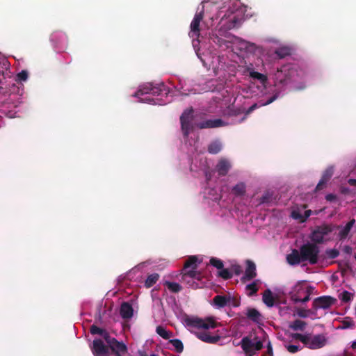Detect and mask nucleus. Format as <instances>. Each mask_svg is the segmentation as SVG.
Listing matches in <instances>:
<instances>
[{
	"instance_id": "1",
	"label": "nucleus",
	"mask_w": 356,
	"mask_h": 356,
	"mask_svg": "<svg viewBox=\"0 0 356 356\" xmlns=\"http://www.w3.org/2000/svg\"><path fill=\"white\" fill-rule=\"evenodd\" d=\"M90 331L93 335L102 336L107 343V346L105 345L100 339H95L91 348L94 356H109V350L115 356H123L127 353L128 349L126 344L123 341H119L112 337L105 329L92 325L90 326Z\"/></svg>"
},
{
	"instance_id": "2",
	"label": "nucleus",
	"mask_w": 356,
	"mask_h": 356,
	"mask_svg": "<svg viewBox=\"0 0 356 356\" xmlns=\"http://www.w3.org/2000/svg\"><path fill=\"white\" fill-rule=\"evenodd\" d=\"M292 339L300 341L307 348L309 349H318L323 347L327 339L323 334L312 335L310 333L305 334L300 333H292Z\"/></svg>"
},
{
	"instance_id": "3",
	"label": "nucleus",
	"mask_w": 356,
	"mask_h": 356,
	"mask_svg": "<svg viewBox=\"0 0 356 356\" xmlns=\"http://www.w3.org/2000/svg\"><path fill=\"white\" fill-rule=\"evenodd\" d=\"M302 259L311 265L318 264L319 260L320 248L315 243L307 241L300 247Z\"/></svg>"
},
{
	"instance_id": "4",
	"label": "nucleus",
	"mask_w": 356,
	"mask_h": 356,
	"mask_svg": "<svg viewBox=\"0 0 356 356\" xmlns=\"http://www.w3.org/2000/svg\"><path fill=\"white\" fill-rule=\"evenodd\" d=\"M186 323L188 326L204 330L215 328L219 324L214 320L213 317H209L205 319H202L198 317L188 318L186 320Z\"/></svg>"
},
{
	"instance_id": "5",
	"label": "nucleus",
	"mask_w": 356,
	"mask_h": 356,
	"mask_svg": "<svg viewBox=\"0 0 356 356\" xmlns=\"http://www.w3.org/2000/svg\"><path fill=\"white\" fill-rule=\"evenodd\" d=\"M193 113V109L191 108L185 110L180 116L181 129L184 138H188L193 129L191 124Z\"/></svg>"
},
{
	"instance_id": "6",
	"label": "nucleus",
	"mask_w": 356,
	"mask_h": 356,
	"mask_svg": "<svg viewBox=\"0 0 356 356\" xmlns=\"http://www.w3.org/2000/svg\"><path fill=\"white\" fill-rule=\"evenodd\" d=\"M336 299L331 296H321L315 298L312 303V309L318 310V309H326L330 308L336 302Z\"/></svg>"
},
{
	"instance_id": "7",
	"label": "nucleus",
	"mask_w": 356,
	"mask_h": 356,
	"mask_svg": "<svg viewBox=\"0 0 356 356\" xmlns=\"http://www.w3.org/2000/svg\"><path fill=\"white\" fill-rule=\"evenodd\" d=\"M227 124V122L223 121L222 119H209L197 124V127L200 129H213L225 127Z\"/></svg>"
},
{
	"instance_id": "8",
	"label": "nucleus",
	"mask_w": 356,
	"mask_h": 356,
	"mask_svg": "<svg viewBox=\"0 0 356 356\" xmlns=\"http://www.w3.org/2000/svg\"><path fill=\"white\" fill-rule=\"evenodd\" d=\"M306 287L305 282H298L291 289L289 293L290 298L295 303L300 302V298L305 294Z\"/></svg>"
},
{
	"instance_id": "9",
	"label": "nucleus",
	"mask_w": 356,
	"mask_h": 356,
	"mask_svg": "<svg viewBox=\"0 0 356 356\" xmlns=\"http://www.w3.org/2000/svg\"><path fill=\"white\" fill-rule=\"evenodd\" d=\"M204 17V11L202 10L199 13H197L195 16H194V18L191 24V33L190 34H191V37H197L198 38L199 35H200V22L202 20Z\"/></svg>"
},
{
	"instance_id": "10",
	"label": "nucleus",
	"mask_w": 356,
	"mask_h": 356,
	"mask_svg": "<svg viewBox=\"0 0 356 356\" xmlns=\"http://www.w3.org/2000/svg\"><path fill=\"white\" fill-rule=\"evenodd\" d=\"M231 168L232 164L229 160L226 158H221L216 165V170L219 176L223 177L227 175Z\"/></svg>"
},
{
	"instance_id": "11",
	"label": "nucleus",
	"mask_w": 356,
	"mask_h": 356,
	"mask_svg": "<svg viewBox=\"0 0 356 356\" xmlns=\"http://www.w3.org/2000/svg\"><path fill=\"white\" fill-rule=\"evenodd\" d=\"M257 276V270L255 264L250 260L246 261V268L245 273L241 278L242 282L250 281Z\"/></svg>"
},
{
	"instance_id": "12",
	"label": "nucleus",
	"mask_w": 356,
	"mask_h": 356,
	"mask_svg": "<svg viewBox=\"0 0 356 356\" xmlns=\"http://www.w3.org/2000/svg\"><path fill=\"white\" fill-rule=\"evenodd\" d=\"M196 337L201 341L211 344H215L218 343L221 339V336L219 334L211 335L209 332L207 331H202L196 332Z\"/></svg>"
},
{
	"instance_id": "13",
	"label": "nucleus",
	"mask_w": 356,
	"mask_h": 356,
	"mask_svg": "<svg viewBox=\"0 0 356 356\" xmlns=\"http://www.w3.org/2000/svg\"><path fill=\"white\" fill-rule=\"evenodd\" d=\"M334 173L333 167L327 168L323 173V175L318 183L315 191H318L322 190L326 185L327 182L331 179Z\"/></svg>"
},
{
	"instance_id": "14",
	"label": "nucleus",
	"mask_w": 356,
	"mask_h": 356,
	"mask_svg": "<svg viewBox=\"0 0 356 356\" xmlns=\"http://www.w3.org/2000/svg\"><path fill=\"white\" fill-rule=\"evenodd\" d=\"M286 261L288 264L291 266H296L300 264L301 262H304L303 259L301 257V252L299 250L293 249L291 252L286 256Z\"/></svg>"
},
{
	"instance_id": "15",
	"label": "nucleus",
	"mask_w": 356,
	"mask_h": 356,
	"mask_svg": "<svg viewBox=\"0 0 356 356\" xmlns=\"http://www.w3.org/2000/svg\"><path fill=\"white\" fill-rule=\"evenodd\" d=\"M239 344L248 356H252L254 355L253 342L249 337H243Z\"/></svg>"
},
{
	"instance_id": "16",
	"label": "nucleus",
	"mask_w": 356,
	"mask_h": 356,
	"mask_svg": "<svg viewBox=\"0 0 356 356\" xmlns=\"http://www.w3.org/2000/svg\"><path fill=\"white\" fill-rule=\"evenodd\" d=\"M120 314L122 318L129 319L133 316L134 309L131 304L127 302L122 303L120 309Z\"/></svg>"
},
{
	"instance_id": "17",
	"label": "nucleus",
	"mask_w": 356,
	"mask_h": 356,
	"mask_svg": "<svg viewBox=\"0 0 356 356\" xmlns=\"http://www.w3.org/2000/svg\"><path fill=\"white\" fill-rule=\"evenodd\" d=\"M181 279L182 280H187V279H192L194 280L200 281L202 279V274L200 272L196 270V268H191V270H183Z\"/></svg>"
},
{
	"instance_id": "18",
	"label": "nucleus",
	"mask_w": 356,
	"mask_h": 356,
	"mask_svg": "<svg viewBox=\"0 0 356 356\" xmlns=\"http://www.w3.org/2000/svg\"><path fill=\"white\" fill-rule=\"evenodd\" d=\"M276 82L281 85H287L290 82V78L286 74L283 73L282 70H277L275 74Z\"/></svg>"
},
{
	"instance_id": "19",
	"label": "nucleus",
	"mask_w": 356,
	"mask_h": 356,
	"mask_svg": "<svg viewBox=\"0 0 356 356\" xmlns=\"http://www.w3.org/2000/svg\"><path fill=\"white\" fill-rule=\"evenodd\" d=\"M247 317L255 323H259L261 321V314L254 308H248L246 313Z\"/></svg>"
},
{
	"instance_id": "20",
	"label": "nucleus",
	"mask_w": 356,
	"mask_h": 356,
	"mask_svg": "<svg viewBox=\"0 0 356 356\" xmlns=\"http://www.w3.org/2000/svg\"><path fill=\"white\" fill-rule=\"evenodd\" d=\"M263 302L268 307H272L275 304V298L273 296L272 291L270 289H266L262 297Z\"/></svg>"
},
{
	"instance_id": "21",
	"label": "nucleus",
	"mask_w": 356,
	"mask_h": 356,
	"mask_svg": "<svg viewBox=\"0 0 356 356\" xmlns=\"http://www.w3.org/2000/svg\"><path fill=\"white\" fill-rule=\"evenodd\" d=\"M230 298L227 297L225 296H216L213 299V302L219 308H222L225 307L227 303L229 302Z\"/></svg>"
},
{
	"instance_id": "22",
	"label": "nucleus",
	"mask_w": 356,
	"mask_h": 356,
	"mask_svg": "<svg viewBox=\"0 0 356 356\" xmlns=\"http://www.w3.org/2000/svg\"><path fill=\"white\" fill-rule=\"evenodd\" d=\"M232 193L235 196H243L246 193V186L243 182H239L235 185L232 189Z\"/></svg>"
},
{
	"instance_id": "23",
	"label": "nucleus",
	"mask_w": 356,
	"mask_h": 356,
	"mask_svg": "<svg viewBox=\"0 0 356 356\" xmlns=\"http://www.w3.org/2000/svg\"><path fill=\"white\" fill-rule=\"evenodd\" d=\"M221 149H222V144L218 140H215V141L211 142L208 145V148H207L208 152L211 154H216L219 153L221 151Z\"/></svg>"
},
{
	"instance_id": "24",
	"label": "nucleus",
	"mask_w": 356,
	"mask_h": 356,
	"mask_svg": "<svg viewBox=\"0 0 356 356\" xmlns=\"http://www.w3.org/2000/svg\"><path fill=\"white\" fill-rule=\"evenodd\" d=\"M312 211L306 210L303 215H302L299 211H293L292 212V217L296 220H299L301 222H304L307 220V219L311 216Z\"/></svg>"
},
{
	"instance_id": "25",
	"label": "nucleus",
	"mask_w": 356,
	"mask_h": 356,
	"mask_svg": "<svg viewBox=\"0 0 356 356\" xmlns=\"http://www.w3.org/2000/svg\"><path fill=\"white\" fill-rule=\"evenodd\" d=\"M306 325V322L296 319L289 325V327L294 331H304Z\"/></svg>"
},
{
	"instance_id": "26",
	"label": "nucleus",
	"mask_w": 356,
	"mask_h": 356,
	"mask_svg": "<svg viewBox=\"0 0 356 356\" xmlns=\"http://www.w3.org/2000/svg\"><path fill=\"white\" fill-rule=\"evenodd\" d=\"M259 282L260 281L259 280H256L246 286L245 289L248 291L247 293L248 296H254L257 293L259 290L258 284Z\"/></svg>"
},
{
	"instance_id": "27",
	"label": "nucleus",
	"mask_w": 356,
	"mask_h": 356,
	"mask_svg": "<svg viewBox=\"0 0 356 356\" xmlns=\"http://www.w3.org/2000/svg\"><path fill=\"white\" fill-rule=\"evenodd\" d=\"M275 54L277 56L282 59L291 54V49L289 47H281L277 48Z\"/></svg>"
},
{
	"instance_id": "28",
	"label": "nucleus",
	"mask_w": 356,
	"mask_h": 356,
	"mask_svg": "<svg viewBox=\"0 0 356 356\" xmlns=\"http://www.w3.org/2000/svg\"><path fill=\"white\" fill-rule=\"evenodd\" d=\"M355 222V219L350 220L346 226L339 232V236L341 239L346 238L348 235L351 228Z\"/></svg>"
},
{
	"instance_id": "29",
	"label": "nucleus",
	"mask_w": 356,
	"mask_h": 356,
	"mask_svg": "<svg viewBox=\"0 0 356 356\" xmlns=\"http://www.w3.org/2000/svg\"><path fill=\"white\" fill-rule=\"evenodd\" d=\"M311 242L315 243L318 245V244H321L324 241V238L319 233V232L315 229L310 234Z\"/></svg>"
},
{
	"instance_id": "30",
	"label": "nucleus",
	"mask_w": 356,
	"mask_h": 356,
	"mask_svg": "<svg viewBox=\"0 0 356 356\" xmlns=\"http://www.w3.org/2000/svg\"><path fill=\"white\" fill-rule=\"evenodd\" d=\"M152 88V83H148L140 88V89L136 91L134 94V97H138L140 95H143L145 94H151Z\"/></svg>"
},
{
	"instance_id": "31",
	"label": "nucleus",
	"mask_w": 356,
	"mask_h": 356,
	"mask_svg": "<svg viewBox=\"0 0 356 356\" xmlns=\"http://www.w3.org/2000/svg\"><path fill=\"white\" fill-rule=\"evenodd\" d=\"M159 279V275L158 273H152L147 276L145 286L146 288H150L154 286Z\"/></svg>"
},
{
	"instance_id": "32",
	"label": "nucleus",
	"mask_w": 356,
	"mask_h": 356,
	"mask_svg": "<svg viewBox=\"0 0 356 356\" xmlns=\"http://www.w3.org/2000/svg\"><path fill=\"white\" fill-rule=\"evenodd\" d=\"M197 261V257L196 256L189 257L187 259V260L185 261L183 270H186L189 268H197V264H196Z\"/></svg>"
},
{
	"instance_id": "33",
	"label": "nucleus",
	"mask_w": 356,
	"mask_h": 356,
	"mask_svg": "<svg viewBox=\"0 0 356 356\" xmlns=\"http://www.w3.org/2000/svg\"><path fill=\"white\" fill-rule=\"evenodd\" d=\"M163 92H165V94L168 93V90L166 87L163 83H161L157 86H154L152 84V95H160Z\"/></svg>"
},
{
	"instance_id": "34",
	"label": "nucleus",
	"mask_w": 356,
	"mask_h": 356,
	"mask_svg": "<svg viewBox=\"0 0 356 356\" xmlns=\"http://www.w3.org/2000/svg\"><path fill=\"white\" fill-rule=\"evenodd\" d=\"M164 285L172 293H179L182 289L181 286L177 282L166 281Z\"/></svg>"
},
{
	"instance_id": "35",
	"label": "nucleus",
	"mask_w": 356,
	"mask_h": 356,
	"mask_svg": "<svg viewBox=\"0 0 356 356\" xmlns=\"http://www.w3.org/2000/svg\"><path fill=\"white\" fill-rule=\"evenodd\" d=\"M169 343L173 346L177 353H181L183 352L184 345L181 340L178 339H170Z\"/></svg>"
},
{
	"instance_id": "36",
	"label": "nucleus",
	"mask_w": 356,
	"mask_h": 356,
	"mask_svg": "<svg viewBox=\"0 0 356 356\" xmlns=\"http://www.w3.org/2000/svg\"><path fill=\"white\" fill-rule=\"evenodd\" d=\"M316 229L319 232L323 238L332 232V227L328 225L318 226Z\"/></svg>"
},
{
	"instance_id": "37",
	"label": "nucleus",
	"mask_w": 356,
	"mask_h": 356,
	"mask_svg": "<svg viewBox=\"0 0 356 356\" xmlns=\"http://www.w3.org/2000/svg\"><path fill=\"white\" fill-rule=\"evenodd\" d=\"M316 229L319 232L323 238L332 232V227L328 225L318 226Z\"/></svg>"
},
{
	"instance_id": "38",
	"label": "nucleus",
	"mask_w": 356,
	"mask_h": 356,
	"mask_svg": "<svg viewBox=\"0 0 356 356\" xmlns=\"http://www.w3.org/2000/svg\"><path fill=\"white\" fill-rule=\"evenodd\" d=\"M156 333L164 339H169L172 335V333L166 330L162 326H157L156 329Z\"/></svg>"
},
{
	"instance_id": "39",
	"label": "nucleus",
	"mask_w": 356,
	"mask_h": 356,
	"mask_svg": "<svg viewBox=\"0 0 356 356\" xmlns=\"http://www.w3.org/2000/svg\"><path fill=\"white\" fill-rule=\"evenodd\" d=\"M250 76L252 79H257L264 83L267 81V76L258 72L252 71L250 72Z\"/></svg>"
},
{
	"instance_id": "40",
	"label": "nucleus",
	"mask_w": 356,
	"mask_h": 356,
	"mask_svg": "<svg viewBox=\"0 0 356 356\" xmlns=\"http://www.w3.org/2000/svg\"><path fill=\"white\" fill-rule=\"evenodd\" d=\"M240 23V19L237 17L236 15H232L230 17L228 24H227V28L229 29H233L238 25Z\"/></svg>"
},
{
	"instance_id": "41",
	"label": "nucleus",
	"mask_w": 356,
	"mask_h": 356,
	"mask_svg": "<svg viewBox=\"0 0 356 356\" xmlns=\"http://www.w3.org/2000/svg\"><path fill=\"white\" fill-rule=\"evenodd\" d=\"M314 289V288L312 286H307L305 293V296L303 298H300V302L305 303L308 302L310 300V295L312 293Z\"/></svg>"
},
{
	"instance_id": "42",
	"label": "nucleus",
	"mask_w": 356,
	"mask_h": 356,
	"mask_svg": "<svg viewBox=\"0 0 356 356\" xmlns=\"http://www.w3.org/2000/svg\"><path fill=\"white\" fill-rule=\"evenodd\" d=\"M210 264L218 270H221L224 267L222 261L216 257H212L210 259Z\"/></svg>"
},
{
	"instance_id": "43",
	"label": "nucleus",
	"mask_w": 356,
	"mask_h": 356,
	"mask_svg": "<svg viewBox=\"0 0 356 356\" xmlns=\"http://www.w3.org/2000/svg\"><path fill=\"white\" fill-rule=\"evenodd\" d=\"M218 275L224 280H229L232 277V273L227 268H222V269L218 272Z\"/></svg>"
},
{
	"instance_id": "44",
	"label": "nucleus",
	"mask_w": 356,
	"mask_h": 356,
	"mask_svg": "<svg viewBox=\"0 0 356 356\" xmlns=\"http://www.w3.org/2000/svg\"><path fill=\"white\" fill-rule=\"evenodd\" d=\"M353 298V294L348 291H343L340 295V299L344 302H348Z\"/></svg>"
},
{
	"instance_id": "45",
	"label": "nucleus",
	"mask_w": 356,
	"mask_h": 356,
	"mask_svg": "<svg viewBox=\"0 0 356 356\" xmlns=\"http://www.w3.org/2000/svg\"><path fill=\"white\" fill-rule=\"evenodd\" d=\"M354 326V322L351 318L347 317L342 321L341 328L346 329L353 327Z\"/></svg>"
},
{
	"instance_id": "46",
	"label": "nucleus",
	"mask_w": 356,
	"mask_h": 356,
	"mask_svg": "<svg viewBox=\"0 0 356 356\" xmlns=\"http://www.w3.org/2000/svg\"><path fill=\"white\" fill-rule=\"evenodd\" d=\"M325 253L330 259H335L339 254V252L337 249H328L325 251Z\"/></svg>"
},
{
	"instance_id": "47",
	"label": "nucleus",
	"mask_w": 356,
	"mask_h": 356,
	"mask_svg": "<svg viewBox=\"0 0 356 356\" xmlns=\"http://www.w3.org/2000/svg\"><path fill=\"white\" fill-rule=\"evenodd\" d=\"M272 194H270L269 192H267L264 193L260 198V203H268L272 201Z\"/></svg>"
},
{
	"instance_id": "48",
	"label": "nucleus",
	"mask_w": 356,
	"mask_h": 356,
	"mask_svg": "<svg viewBox=\"0 0 356 356\" xmlns=\"http://www.w3.org/2000/svg\"><path fill=\"white\" fill-rule=\"evenodd\" d=\"M28 79V72L26 70H22L17 74V81H25Z\"/></svg>"
},
{
	"instance_id": "49",
	"label": "nucleus",
	"mask_w": 356,
	"mask_h": 356,
	"mask_svg": "<svg viewBox=\"0 0 356 356\" xmlns=\"http://www.w3.org/2000/svg\"><path fill=\"white\" fill-rule=\"evenodd\" d=\"M260 106H261V105H258L257 103L252 104L250 107H249L247 109V111H245V116L242 118L241 121H243L246 118L247 115L250 114L253 111H254L255 109L259 108Z\"/></svg>"
},
{
	"instance_id": "50",
	"label": "nucleus",
	"mask_w": 356,
	"mask_h": 356,
	"mask_svg": "<svg viewBox=\"0 0 356 356\" xmlns=\"http://www.w3.org/2000/svg\"><path fill=\"white\" fill-rule=\"evenodd\" d=\"M286 350L291 353H296L300 350V348L296 345H285Z\"/></svg>"
},
{
	"instance_id": "51",
	"label": "nucleus",
	"mask_w": 356,
	"mask_h": 356,
	"mask_svg": "<svg viewBox=\"0 0 356 356\" xmlns=\"http://www.w3.org/2000/svg\"><path fill=\"white\" fill-rule=\"evenodd\" d=\"M232 270L235 275H239L242 273V268L238 264L233 265L232 266Z\"/></svg>"
},
{
	"instance_id": "52",
	"label": "nucleus",
	"mask_w": 356,
	"mask_h": 356,
	"mask_svg": "<svg viewBox=\"0 0 356 356\" xmlns=\"http://www.w3.org/2000/svg\"><path fill=\"white\" fill-rule=\"evenodd\" d=\"M263 348V343L261 341H258L256 343H253L254 355L256 351L261 350Z\"/></svg>"
},
{
	"instance_id": "53",
	"label": "nucleus",
	"mask_w": 356,
	"mask_h": 356,
	"mask_svg": "<svg viewBox=\"0 0 356 356\" xmlns=\"http://www.w3.org/2000/svg\"><path fill=\"white\" fill-rule=\"evenodd\" d=\"M183 281L185 282L187 284H188L190 286H191L193 288L198 287V284L194 280L187 279V280H183Z\"/></svg>"
},
{
	"instance_id": "54",
	"label": "nucleus",
	"mask_w": 356,
	"mask_h": 356,
	"mask_svg": "<svg viewBox=\"0 0 356 356\" xmlns=\"http://www.w3.org/2000/svg\"><path fill=\"white\" fill-rule=\"evenodd\" d=\"M278 97V95L277 94H275L274 95L273 97H271L270 98H269L266 102L264 103H262L261 104V106H266V105H268L271 103H273L275 99H277Z\"/></svg>"
},
{
	"instance_id": "55",
	"label": "nucleus",
	"mask_w": 356,
	"mask_h": 356,
	"mask_svg": "<svg viewBox=\"0 0 356 356\" xmlns=\"http://www.w3.org/2000/svg\"><path fill=\"white\" fill-rule=\"evenodd\" d=\"M337 199V196L334 194L329 193L326 195L325 200L329 202L334 201Z\"/></svg>"
},
{
	"instance_id": "56",
	"label": "nucleus",
	"mask_w": 356,
	"mask_h": 356,
	"mask_svg": "<svg viewBox=\"0 0 356 356\" xmlns=\"http://www.w3.org/2000/svg\"><path fill=\"white\" fill-rule=\"evenodd\" d=\"M343 250L345 253L350 254L352 252V248L348 245H346L344 246Z\"/></svg>"
},
{
	"instance_id": "57",
	"label": "nucleus",
	"mask_w": 356,
	"mask_h": 356,
	"mask_svg": "<svg viewBox=\"0 0 356 356\" xmlns=\"http://www.w3.org/2000/svg\"><path fill=\"white\" fill-rule=\"evenodd\" d=\"M267 352L270 355V356H272V355H273V348H272V346H271L270 343H268V346H267Z\"/></svg>"
},
{
	"instance_id": "58",
	"label": "nucleus",
	"mask_w": 356,
	"mask_h": 356,
	"mask_svg": "<svg viewBox=\"0 0 356 356\" xmlns=\"http://www.w3.org/2000/svg\"><path fill=\"white\" fill-rule=\"evenodd\" d=\"M348 183L352 186H356V179H350L348 180Z\"/></svg>"
},
{
	"instance_id": "59",
	"label": "nucleus",
	"mask_w": 356,
	"mask_h": 356,
	"mask_svg": "<svg viewBox=\"0 0 356 356\" xmlns=\"http://www.w3.org/2000/svg\"><path fill=\"white\" fill-rule=\"evenodd\" d=\"M139 356H148L147 353L145 351L139 350L138 351Z\"/></svg>"
},
{
	"instance_id": "60",
	"label": "nucleus",
	"mask_w": 356,
	"mask_h": 356,
	"mask_svg": "<svg viewBox=\"0 0 356 356\" xmlns=\"http://www.w3.org/2000/svg\"><path fill=\"white\" fill-rule=\"evenodd\" d=\"M351 348L354 350H356V341L353 342Z\"/></svg>"
},
{
	"instance_id": "61",
	"label": "nucleus",
	"mask_w": 356,
	"mask_h": 356,
	"mask_svg": "<svg viewBox=\"0 0 356 356\" xmlns=\"http://www.w3.org/2000/svg\"><path fill=\"white\" fill-rule=\"evenodd\" d=\"M153 99H149V98H145V99H143V101H145V102H150Z\"/></svg>"
},
{
	"instance_id": "62",
	"label": "nucleus",
	"mask_w": 356,
	"mask_h": 356,
	"mask_svg": "<svg viewBox=\"0 0 356 356\" xmlns=\"http://www.w3.org/2000/svg\"><path fill=\"white\" fill-rule=\"evenodd\" d=\"M150 356H159V355H155V354H152Z\"/></svg>"
},
{
	"instance_id": "63",
	"label": "nucleus",
	"mask_w": 356,
	"mask_h": 356,
	"mask_svg": "<svg viewBox=\"0 0 356 356\" xmlns=\"http://www.w3.org/2000/svg\"><path fill=\"white\" fill-rule=\"evenodd\" d=\"M299 315H300V316H303V317H304V316H305V315H302V314H299Z\"/></svg>"
}]
</instances>
